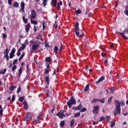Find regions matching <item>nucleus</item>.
<instances>
[{
	"label": "nucleus",
	"mask_w": 128,
	"mask_h": 128,
	"mask_svg": "<svg viewBox=\"0 0 128 128\" xmlns=\"http://www.w3.org/2000/svg\"><path fill=\"white\" fill-rule=\"evenodd\" d=\"M116 110L114 112V114L116 116L117 114H120V106H124V101H120V100H116L114 102Z\"/></svg>",
	"instance_id": "nucleus-1"
},
{
	"label": "nucleus",
	"mask_w": 128,
	"mask_h": 128,
	"mask_svg": "<svg viewBox=\"0 0 128 128\" xmlns=\"http://www.w3.org/2000/svg\"><path fill=\"white\" fill-rule=\"evenodd\" d=\"M30 46H32V48L30 49V52H31V54H34V52L38 48L41 43L39 41L34 42V41L33 40H30Z\"/></svg>",
	"instance_id": "nucleus-2"
},
{
	"label": "nucleus",
	"mask_w": 128,
	"mask_h": 128,
	"mask_svg": "<svg viewBox=\"0 0 128 128\" xmlns=\"http://www.w3.org/2000/svg\"><path fill=\"white\" fill-rule=\"evenodd\" d=\"M78 26H80V23H78V22H76L75 24V30L74 32L76 36H78V38H84V32H80V28H78Z\"/></svg>",
	"instance_id": "nucleus-3"
},
{
	"label": "nucleus",
	"mask_w": 128,
	"mask_h": 128,
	"mask_svg": "<svg viewBox=\"0 0 128 128\" xmlns=\"http://www.w3.org/2000/svg\"><path fill=\"white\" fill-rule=\"evenodd\" d=\"M76 104V100L74 98V94H72L70 98L66 102V104L68 106V108H72V106L74 104Z\"/></svg>",
	"instance_id": "nucleus-4"
},
{
	"label": "nucleus",
	"mask_w": 128,
	"mask_h": 128,
	"mask_svg": "<svg viewBox=\"0 0 128 128\" xmlns=\"http://www.w3.org/2000/svg\"><path fill=\"white\" fill-rule=\"evenodd\" d=\"M64 112H66V110H62L60 112L56 114V116H58L60 118H62L66 117V114H64Z\"/></svg>",
	"instance_id": "nucleus-5"
},
{
	"label": "nucleus",
	"mask_w": 128,
	"mask_h": 128,
	"mask_svg": "<svg viewBox=\"0 0 128 128\" xmlns=\"http://www.w3.org/2000/svg\"><path fill=\"white\" fill-rule=\"evenodd\" d=\"M100 111V106L98 105L96 106H94L92 112L94 114H98V112Z\"/></svg>",
	"instance_id": "nucleus-6"
},
{
	"label": "nucleus",
	"mask_w": 128,
	"mask_h": 128,
	"mask_svg": "<svg viewBox=\"0 0 128 128\" xmlns=\"http://www.w3.org/2000/svg\"><path fill=\"white\" fill-rule=\"evenodd\" d=\"M30 112H26V115L24 118V122H28L29 120H30V118H32V116H30Z\"/></svg>",
	"instance_id": "nucleus-7"
},
{
	"label": "nucleus",
	"mask_w": 128,
	"mask_h": 128,
	"mask_svg": "<svg viewBox=\"0 0 128 128\" xmlns=\"http://www.w3.org/2000/svg\"><path fill=\"white\" fill-rule=\"evenodd\" d=\"M36 18V10H32L31 12V18Z\"/></svg>",
	"instance_id": "nucleus-8"
},
{
	"label": "nucleus",
	"mask_w": 128,
	"mask_h": 128,
	"mask_svg": "<svg viewBox=\"0 0 128 128\" xmlns=\"http://www.w3.org/2000/svg\"><path fill=\"white\" fill-rule=\"evenodd\" d=\"M119 34L122 36V38H124V40H128V37L124 36V34H128V32H124V30L123 32H119Z\"/></svg>",
	"instance_id": "nucleus-9"
},
{
	"label": "nucleus",
	"mask_w": 128,
	"mask_h": 128,
	"mask_svg": "<svg viewBox=\"0 0 128 128\" xmlns=\"http://www.w3.org/2000/svg\"><path fill=\"white\" fill-rule=\"evenodd\" d=\"M58 4V0H52L51 2V4L53 8L56 6Z\"/></svg>",
	"instance_id": "nucleus-10"
},
{
	"label": "nucleus",
	"mask_w": 128,
	"mask_h": 128,
	"mask_svg": "<svg viewBox=\"0 0 128 128\" xmlns=\"http://www.w3.org/2000/svg\"><path fill=\"white\" fill-rule=\"evenodd\" d=\"M102 80H104V76H101L99 80L96 82V84H98L102 82Z\"/></svg>",
	"instance_id": "nucleus-11"
},
{
	"label": "nucleus",
	"mask_w": 128,
	"mask_h": 128,
	"mask_svg": "<svg viewBox=\"0 0 128 128\" xmlns=\"http://www.w3.org/2000/svg\"><path fill=\"white\" fill-rule=\"evenodd\" d=\"M24 2H22L21 4H20V6H21V10H22V12H23L24 13Z\"/></svg>",
	"instance_id": "nucleus-12"
},
{
	"label": "nucleus",
	"mask_w": 128,
	"mask_h": 128,
	"mask_svg": "<svg viewBox=\"0 0 128 128\" xmlns=\"http://www.w3.org/2000/svg\"><path fill=\"white\" fill-rule=\"evenodd\" d=\"M23 104H24V110H28V102L26 101H24L23 102Z\"/></svg>",
	"instance_id": "nucleus-13"
},
{
	"label": "nucleus",
	"mask_w": 128,
	"mask_h": 128,
	"mask_svg": "<svg viewBox=\"0 0 128 128\" xmlns=\"http://www.w3.org/2000/svg\"><path fill=\"white\" fill-rule=\"evenodd\" d=\"M30 28V24L28 23V24L26 26V32H28Z\"/></svg>",
	"instance_id": "nucleus-14"
},
{
	"label": "nucleus",
	"mask_w": 128,
	"mask_h": 128,
	"mask_svg": "<svg viewBox=\"0 0 128 128\" xmlns=\"http://www.w3.org/2000/svg\"><path fill=\"white\" fill-rule=\"evenodd\" d=\"M6 72V68H1L0 70V74H4Z\"/></svg>",
	"instance_id": "nucleus-15"
},
{
	"label": "nucleus",
	"mask_w": 128,
	"mask_h": 128,
	"mask_svg": "<svg viewBox=\"0 0 128 128\" xmlns=\"http://www.w3.org/2000/svg\"><path fill=\"white\" fill-rule=\"evenodd\" d=\"M45 80H46L48 86L50 84V76H46L45 77Z\"/></svg>",
	"instance_id": "nucleus-16"
},
{
	"label": "nucleus",
	"mask_w": 128,
	"mask_h": 128,
	"mask_svg": "<svg viewBox=\"0 0 128 128\" xmlns=\"http://www.w3.org/2000/svg\"><path fill=\"white\" fill-rule=\"evenodd\" d=\"M22 68H20L18 70V78H20V76H22Z\"/></svg>",
	"instance_id": "nucleus-17"
},
{
	"label": "nucleus",
	"mask_w": 128,
	"mask_h": 128,
	"mask_svg": "<svg viewBox=\"0 0 128 128\" xmlns=\"http://www.w3.org/2000/svg\"><path fill=\"white\" fill-rule=\"evenodd\" d=\"M60 6H62V2L60 1V0L57 4V6H58V10H60Z\"/></svg>",
	"instance_id": "nucleus-18"
},
{
	"label": "nucleus",
	"mask_w": 128,
	"mask_h": 128,
	"mask_svg": "<svg viewBox=\"0 0 128 128\" xmlns=\"http://www.w3.org/2000/svg\"><path fill=\"white\" fill-rule=\"evenodd\" d=\"M75 13L78 16V14H82V10L80 9H78L77 10L75 9Z\"/></svg>",
	"instance_id": "nucleus-19"
},
{
	"label": "nucleus",
	"mask_w": 128,
	"mask_h": 128,
	"mask_svg": "<svg viewBox=\"0 0 128 128\" xmlns=\"http://www.w3.org/2000/svg\"><path fill=\"white\" fill-rule=\"evenodd\" d=\"M128 6H126L125 7V10H124V14H126V16H128Z\"/></svg>",
	"instance_id": "nucleus-20"
},
{
	"label": "nucleus",
	"mask_w": 128,
	"mask_h": 128,
	"mask_svg": "<svg viewBox=\"0 0 128 128\" xmlns=\"http://www.w3.org/2000/svg\"><path fill=\"white\" fill-rule=\"evenodd\" d=\"M42 115L40 114L39 116H38L37 117V118L34 120V122H39L40 120V118H42Z\"/></svg>",
	"instance_id": "nucleus-21"
},
{
	"label": "nucleus",
	"mask_w": 128,
	"mask_h": 128,
	"mask_svg": "<svg viewBox=\"0 0 128 128\" xmlns=\"http://www.w3.org/2000/svg\"><path fill=\"white\" fill-rule=\"evenodd\" d=\"M74 119H72L70 122V126L72 128V126H74Z\"/></svg>",
	"instance_id": "nucleus-22"
},
{
	"label": "nucleus",
	"mask_w": 128,
	"mask_h": 128,
	"mask_svg": "<svg viewBox=\"0 0 128 128\" xmlns=\"http://www.w3.org/2000/svg\"><path fill=\"white\" fill-rule=\"evenodd\" d=\"M65 124L66 123L64 122V120H62L60 122V126H61V128H64Z\"/></svg>",
	"instance_id": "nucleus-23"
},
{
	"label": "nucleus",
	"mask_w": 128,
	"mask_h": 128,
	"mask_svg": "<svg viewBox=\"0 0 128 128\" xmlns=\"http://www.w3.org/2000/svg\"><path fill=\"white\" fill-rule=\"evenodd\" d=\"M22 20H23L24 24L28 23V18H26V16H22Z\"/></svg>",
	"instance_id": "nucleus-24"
},
{
	"label": "nucleus",
	"mask_w": 128,
	"mask_h": 128,
	"mask_svg": "<svg viewBox=\"0 0 128 128\" xmlns=\"http://www.w3.org/2000/svg\"><path fill=\"white\" fill-rule=\"evenodd\" d=\"M14 88H16V86H10L9 87V89L10 90H11L12 92L14 91Z\"/></svg>",
	"instance_id": "nucleus-25"
},
{
	"label": "nucleus",
	"mask_w": 128,
	"mask_h": 128,
	"mask_svg": "<svg viewBox=\"0 0 128 128\" xmlns=\"http://www.w3.org/2000/svg\"><path fill=\"white\" fill-rule=\"evenodd\" d=\"M25 54H26L23 53L22 54V55H21V56L18 58L19 62H20L22 60V58H24Z\"/></svg>",
	"instance_id": "nucleus-26"
},
{
	"label": "nucleus",
	"mask_w": 128,
	"mask_h": 128,
	"mask_svg": "<svg viewBox=\"0 0 128 128\" xmlns=\"http://www.w3.org/2000/svg\"><path fill=\"white\" fill-rule=\"evenodd\" d=\"M19 4L18 3L16 2H14L13 3V6L14 8H18V6Z\"/></svg>",
	"instance_id": "nucleus-27"
},
{
	"label": "nucleus",
	"mask_w": 128,
	"mask_h": 128,
	"mask_svg": "<svg viewBox=\"0 0 128 128\" xmlns=\"http://www.w3.org/2000/svg\"><path fill=\"white\" fill-rule=\"evenodd\" d=\"M90 88V85L89 84H87L84 89V92H88V89Z\"/></svg>",
	"instance_id": "nucleus-28"
},
{
	"label": "nucleus",
	"mask_w": 128,
	"mask_h": 128,
	"mask_svg": "<svg viewBox=\"0 0 128 128\" xmlns=\"http://www.w3.org/2000/svg\"><path fill=\"white\" fill-rule=\"evenodd\" d=\"M82 108V103H80V104L77 106V110H80Z\"/></svg>",
	"instance_id": "nucleus-29"
},
{
	"label": "nucleus",
	"mask_w": 128,
	"mask_h": 128,
	"mask_svg": "<svg viewBox=\"0 0 128 128\" xmlns=\"http://www.w3.org/2000/svg\"><path fill=\"white\" fill-rule=\"evenodd\" d=\"M86 110H88L86 109V108H82L80 110V112H86Z\"/></svg>",
	"instance_id": "nucleus-30"
},
{
	"label": "nucleus",
	"mask_w": 128,
	"mask_h": 128,
	"mask_svg": "<svg viewBox=\"0 0 128 128\" xmlns=\"http://www.w3.org/2000/svg\"><path fill=\"white\" fill-rule=\"evenodd\" d=\"M46 22L44 20L42 22V28L43 30H46Z\"/></svg>",
	"instance_id": "nucleus-31"
},
{
	"label": "nucleus",
	"mask_w": 128,
	"mask_h": 128,
	"mask_svg": "<svg viewBox=\"0 0 128 128\" xmlns=\"http://www.w3.org/2000/svg\"><path fill=\"white\" fill-rule=\"evenodd\" d=\"M18 100H19V102H22L23 100H24V96L20 97L18 99Z\"/></svg>",
	"instance_id": "nucleus-32"
},
{
	"label": "nucleus",
	"mask_w": 128,
	"mask_h": 128,
	"mask_svg": "<svg viewBox=\"0 0 128 128\" xmlns=\"http://www.w3.org/2000/svg\"><path fill=\"white\" fill-rule=\"evenodd\" d=\"M80 116V112H78L77 113H76L74 116H73V118H78V116Z\"/></svg>",
	"instance_id": "nucleus-33"
},
{
	"label": "nucleus",
	"mask_w": 128,
	"mask_h": 128,
	"mask_svg": "<svg viewBox=\"0 0 128 128\" xmlns=\"http://www.w3.org/2000/svg\"><path fill=\"white\" fill-rule=\"evenodd\" d=\"M116 126V122L114 121L111 122L110 123V128H114Z\"/></svg>",
	"instance_id": "nucleus-34"
},
{
	"label": "nucleus",
	"mask_w": 128,
	"mask_h": 128,
	"mask_svg": "<svg viewBox=\"0 0 128 128\" xmlns=\"http://www.w3.org/2000/svg\"><path fill=\"white\" fill-rule=\"evenodd\" d=\"M105 118L106 120V122H110V116H107L105 117Z\"/></svg>",
	"instance_id": "nucleus-35"
},
{
	"label": "nucleus",
	"mask_w": 128,
	"mask_h": 128,
	"mask_svg": "<svg viewBox=\"0 0 128 128\" xmlns=\"http://www.w3.org/2000/svg\"><path fill=\"white\" fill-rule=\"evenodd\" d=\"M48 0H44L42 4H43L44 6H46V4H48Z\"/></svg>",
	"instance_id": "nucleus-36"
},
{
	"label": "nucleus",
	"mask_w": 128,
	"mask_h": 128,
	"mask_svg": "<svg viewBox=\"0 0 128 128\" xmlns=\"http://www.w3.org/2000/svg\"><path fill=\"white\" fill-rule=\"evenodd\" d=\"M58 22H55L54 24L53 25V27L54 28L56 29L58 28Z\"/></svg>",
	"instance_id": "nucleus-37"
},
{
	"label": "nucleus",
	"mask_w": 128,
	"mask_h": 128,
	"mask_svg": "<svg viewBox=\"0 0 128 128\" xmlns=\"http://www.w3.org/2000/svg\"><path fill=\"white\" fill-rule=\"evenodd\" d=\"M30 22L31 24H38V22L36 20H32L31 18Z\"/></svg>",
	"instance_id": "nucleus-38"
},
{
	"label": "nucleus",
	"mask_w": 128,
	"mask_h": 128,
	"mask_svg": "<svg viewBox=\"0 0 128 128\" xmlns=\"http://www.w3.org/2000/svg\"><path fill=\"white\" fill-rule=\"evenodd\" d=\"M92 104H96V102H98V98L94 99V100L92 101Z\"/></svg>",
	"instance_id": "nucleus-39"
},
{
	"label": "nucleus",
	"mask_w": 128,
	"mask_h": 128,
	"mask_svg": "<svg viewBox=\"0 0 128 128\" xmlns=\"http://www.w3.org/2000/svg\"><path fill=\"white\" fill-rule=\"evenodd\" d=\"M52 60V58L50 57H46V62H50Z\"/></svg>",
	"instance_id": "nucleus-40"
},
{
	"label": "nucleus",
	"mask_w": 128,
	"mask_h": 128,
	"mask_svg": "<svg viewBox=\"0 0 128 128\" xmlns=\"http://www.w3.org/2000/svg\"><path fill=\"white\" fill-rule=\"evenodd\" d=\"M98 102H102V104H104L105 99L104 98H102V99H98Z\"/></svg>",
	"instance_id": "nucleus-41"
},
{
	"label": "nucleus",
	"mask_w": 128,
	"mask_h": 128,
	"mask_svg": "<svg viewBox=\"0 0 128 128\" xmlns=\"http://www.w3.org/2000/svg\"><path fill=\"white\" fill-rule=\"evenodd\" d=\"M110 94H114V87H112L110 90Z\"/></svg>",
	"instance_id": "nucleus-42"
},
{
	"label": "nucleus",
	"mask_w": 128,
	"mask_h": 128,
	"mask_svg": "<svg viewBox=\"0 0 128 128\" xmlns=\"http://www.w3.org/2000/svg\"><path fill=\"white\" fill-rule=\"evenodd\" d=\"M58 46H56L54 48V52H56V54H58Z\"/></svg>",
	"instance_id": "nucleus-43"
},
{
	"label": "nucleus",
	"mask_w": 128,
	"mask_h": 128,
	"mask_svg": "<svg viewBox=\"0 0 128 128\" xmlns=\"http://www.w3.org/2000/svg\"><path fill=\"white\" fill-rule=\"evenodd\" d=\"M10 52V50H8V48H6L5 50H4V54H8Z\"/></svg>",
	"instance_id": "nucleus-44"
},
{
	"label": "nucleus",
	"mask_w": 128,
	"mask_h": 128,
	"mask_svg": "<svg viewBox=\"0 0 128 128\" xmlns=\"http://www.w3.org/2000/svg\"><path fill=\"white\" fill-rule=\"evenodd\" d=\"M11 100H12V102H14V100H16V95H14V94L12 95Z\"/></svg>",
	"instance_id": "nucleus-45"
},
{
	"label": "nucleus",
	"mask_w": 128,
	"mask_h": 128,
	"mask_svg": "<svg viewBox=\"0 0 128 128\" xmlns=\"http://www.w3.org/2000/svg\"><path fill=\"white\" fill-rule=\"evenodd\" d=\"M36 40H42V34H38V36L36 37Z\"/></svg>",
	"instance_id": "nucleus-46"
},
{
	"label": "nucleus",
	"mask_w": 128,
	"mask_h": 128,
	"mask_svg": "<svg viewBox=\"0 0 128 128\" xmlns=\"http://www.w3.org/2000/svg\"><path fill=\"white\" fill-rule=\"evenodd\" d=\"M112 96H111V97H110L109 98H108V104H110V102H112Z\"/></svg>",
	"instance_id": "nucleus-47"
},
{
	"label": "nucleus",
	"mask_w": 128,
	"mask_h": 128,
	"mask_svg": "<svg viewBox=\"0 0 128 128\" xmlns=\"http://www.w3.org/2000/svg\"><path fill=\"white\" fill-rule=\"evenodd\" d=\"M20 90H22V88H20V86H19L17 90L16 93L18 94V93L20 92Z\"/></svg>",
	"instance_id": "nucleus-48"
},
{
	"label": "nucleus",
	"mask_w": 128,
	"mask_h": 128,
	"mask_svg": "<svg viewBox=\"0 0 128 128\" xmlns=\"http://www.w3.org/2000/svg\"><path fill=\"white\" fill-rule=\"evenodd\" d=\"M16 65H14L12 67V72H14V70H16Z\"/></svg>",
	"instance_id": "nucleus-49"
},
{
	"label": "nucleus",
	"mask_w": 128,
	"mask_h": 128,
	"mask_svg": "<svg viewBox=\"0 0 128 128\" xmlns=\"http://www.w3.org/2000/svg\"><path fill=\"white\" fill-rule=\"evenodd\" d=\"M10 54H16V48H14L12 50Z\"/></svg>",
	"instance_id": "nucleus-50"
},
{
	"label": "nucleus",
	"mask_w": 128,
	"mask_h": 128,
	"mask_svg": "<svg viewBox=\"0 0 128 128\" xmlns=\"http://www.w3.org/2000/svg\"><path fill=\"white\" fill-rule=\"evenodd\" d=\"M104 120V117L103 116H102L100 118V120H98V122H102L103 120Z\"/></svg>",
	"instance_id": "nucleus-51"
},
{
	"label": "nucleus",
	"mask_w": 128,
	"mask_h": 128,
	"mask_svg": "<svg viewBox=\"0 0 128 128\" xmlns=\"http://www.w3.org/2000/svg\"><path fill=\"white\" fill-rule=\"evenodd\" d=\"M14 55L12 53L10 54V58H14Z\"/></svg>",
	"instance_id": "nucleus-52"
},
{
	"label": "nucleus",
	"mask_w": 128,
	"mask_h": 128,
	"mask_svg": "<svg viewBox=\"0 0 128 128\" xmlns=\"http://www.w3.org/2000/svg\"><path fill=\"white\" fill-rule=\"evenodd\" d=\"M62 44H61L60 48L58 50L59 52H62Z\"/></svg>",
	"instance_id": "nucleus-53"
},
{
	"label": "nucleus",
	"mask_w": 128,
	"mask_h": 128,
	"mask_svg": "<svg viewBox=\"0 0 128 128\" xmlns=\"http://www.w3.org/2000/svg\"><path fill=\"white\" fill-rule=\"evenodd\" d=\"M45 72L44 73V74H48L50 72V70H48V69H44Z\"/></svg>",
	"instance_id": "nucleus-54"
},
{
	"label": "nucleus",
	"mask_w": 128,
	"mask_h": 128,
	"mask_svg": "<svg viewBox=\"0 0 128 128\" xmlns=\"http://www.w3.org/2000/svg\"><path fill=\"white\" fill-rule=\"evenodd\" d=\"M33 30H34V32H36V30H38L36 26H34Z\"/></svg>",
	"instance_id": "nucleus-55"
},
{
	"label": "nucleus",
	"mask_w": 128,
	"mask_h": 128,
	"mask_svg": "<svg viewBox=\"0 0 128 128\" xmlns=\"http://www.w3.org/2000/svg\"><path fill=\"white\" fill-rule=\"evenodd\" d=\"M2 38H6V34H2Z\"/></svg>",
	"instance_id": "nucleus-56"
},
{
	"label": "nucleus",
	"mask_w": 128,
	"mask_h": 128,
	"mask_svg": "<svg viewBox=\"0 0 128 128\" xmlns=\"http://www.w3.org/2000/svg\"><path fill=\"white\" fill-rule=\"evenodd\" d=\"M46 48H50V45H48V43H44Z\"/></svg>",
	"instance_id": "nucleus-57"
},
{
	"label": "nucleus",
	"mask_w": 128,
	"mask_h": 128,
	"mask_svg": "<svg viewBox=\"0 0 128 128\" xmlns=\"http://www.w3.org/2000/svg\"><path fill=\"white\" fill-rule=\"evenodd\" d=\"M46 68L45 69L48 70V68H50V64L47 63L46 64Z\"/></svg>",
	"instance_id": "nucleus-58"
},
{
	"label": "nucleus",
	"mask_w": 128,
	"mask_h": 128,
	"mask_svg": "<svg viewBox=\"0 0 128 128\" xmlns=\"http://www.w3.org/2000/svg\"><path fill=\"white\" fill-rule=\"evenodd\" d=\"M3 112H4V110H0V116H2V113Z\"/></svg>",
	"instance_id": "nucleus-59"
},
{
	"label": "nucleus",
	"mask_w": 128,
	"mask_h": 128,
	"mask_svg": "<svg viewBox=\"0 0 128 128\" xmlns=\"http://www.w3.org/2000/svg\"><path fill=\"white\" fill-rule=\"evenodd\" d=\"M16 55L18 56H20V51L18 50V51L17 52V54H16Z\"/></svg>",
	"instance_id": "nucleus-60"
},
{
	"label": "nucleus",
	"mask_w": 128,
	"mask_h": 128,
	"mask_svg": "<svg viewBox=\"0 0 128 128\" xmlns=\"http://www.w3.org/2000/svg\"><path fill=\"white\" fill-rule=\"evenodd\" d=\"M98 122H99L98 121H97V122H92V124H94V126H96V124H98Z\"/></svg>",
	"instance_id": "nucleus-61"
},
{
	"label": "nucleus",
	"mask_w": 128,
	"mask_h": 128,
	"mask_svg": "<svg viewBox=\"0 0 128 128\" xmlns=\"http://www.w3.org/2000/svg\"><path fill=\"white\" fill-rule=\"evenodd\" d=\"M18 62V59H16L15 60H14L13 62V64H16Z\"/></svg>",
	"instance_id": "nucleus-62"
},
{
	"label": "nucleus",
	"mask_w": 128,
	"mask_h": 128,
	"mask_svg": "<svg viewBox=\"0 0 128 128\" xmlns=\"http://www.w3.org/2000/svg\"><path fill=\"white\" fill-rule=\"evenodd\" d=\"M8 4H10V6H12V0H8Z\"/></svg>",
	"instance_id": "nucleus-63"
},
{
	"label": "nucleus",
	"mask_w": 128,
	"mask_h": 128,
	"mask_svg": "<svg viewBox=\"0 0 128 128\" xmlns=\"http://www.w3.org/2000/svg\"><path fill=\"white\" fill-rule=\"evenodd\" d=\"M4 58H8V54H4Z\"/></svg>",
	"instance_id": "nucleus-64"
}]
</instances>
